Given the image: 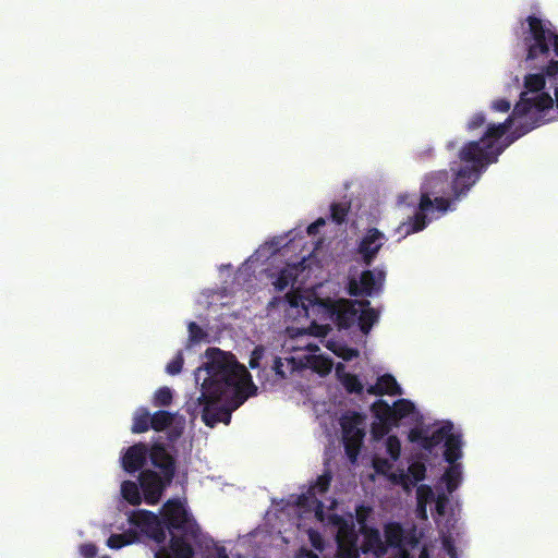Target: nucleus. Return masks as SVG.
<instances>
[{
    "mask_svg": "<svg viewBox=\"0 0 558 558\" xmlns=\"http://www.w3.org/2000/svg\"><path fill=\"white\" fill-rule=\"evenodd\" d=\"M97 551V546L93 543L83 544L80 547V553L84 558H95Z\"/></svg>",
    "mask_w": 558,
    "mask_h": 558,
    "instance_id": "obj_41",
    "label": "nucleus"
},
{
    "mask_svg": "<svg viewBox=\"0 0 558 558\" xmlns=\"http://www.w3.org/2000/svg\"><path fill=\"white\" fill-rule=\"evenodd\" d=\"M341 383L349 393L360 395L363 392V389H364L363 384L361 383L359 377L354 374H350V373L344 374L341 378Z\"/></svg>",
    "mask_w": 558,
    "mask_h": 558,
    "instance_id": "obj_32",
    "label": "nucleus"
},
{
    "mask_svg": "<svg viewBox=\"0 0 558 558\" xmlns=\"http://www.w3.org/2000/svg\"><path fill=\"white\" fill-rule=\"evenodd\" d=\"M149 459L151 464L158 469L161 474L166 475L167 482L172 483L177 472V462L174 457L168 452L165 445L154 444L150 447Z\"/></svg>",
    "mask_w": 558,
    "mask_h": 558,
    "instance_id": "obj_13",
    "label": "nucleus"
},
{
    "mask_svg": "<svg viewBox=\"0 0 558 558\" xmlns=\"http://www.w3.org/2000/svg\"><path fill=\"white\" fill-rule=\"evenodd\" d=\"M417 504H430L435 500L434 490L427 485H421L416 489Z\"/></svg>",
    "mask_w": 558,
    "mask_h": 558,
    "instance_id": "obj_35",
    "label": "nucleus"
},
{
    "mask_svg": "<svg viewBox=\"0 0 558 558\" xmlns=\"http://www.w3.org/2000/svg\"><path fill=\"white\" fill-rule=\"evenodd\" d=\"M350 210V205L344 203H332L330 205V218L337 225H342Z\"/></svg>",
    "mask_w": 558,
    "mask_h": 558,
    "instance_id": "obj_31",
    "label": "nucleus"
},
{
    "mask_svg": "<svg viewBox=\"0 0 558 558\" xmlns=\"http://www.w3.org/2000/svg\"><path fill=\"white\" fill-rule=\"evenodd\" d=\"M183 363H184L183 356H182L181 352H179V354H177V356L167 364V366H166L167 373L172 376L178 375L182 371Z\"/></svg>",
    "mask_w": 558,
    "mask_h": 558,
    "instance_id": "obj_38",
    "label": "nucleus"
},
{
    "mask_svg": "<svg viewBox=\"0 0 558 558\" xmlns=\"http://www.w3.org/2000/svg\"><path fill=\"white\" fill-rule=\"evenodd\" d=\"M387 452L393 460H397L399 458L400 441L397 436H389L387 438Z\"/></svg>",
    "mask_w": 558,
    "mask_h": 558,
    "instance_id": "obj_39",
    "label": "nucleus"
},
{
    "mask_svg": "<svg viewBox=\"0 0 558 558\" xmlns=\"http://www.w3.org/2000/svg\"><path fill=\"white\" fill-rule=\"evenodd\" d=\"M392 426H396V424L376 420L372 424V428H371L372 436L375 439H381L383 437L388 435V433L390 432Z\"/></svg>",
    "mask_w": 558,
    "mask_h": 558,
    "instance_id": "obj_34",
    "label": "nucleus"
},
{
    "mask_svg": "<svg viewBox=\"0 0 558 558\" xmlns=\"http://www.w3.org/2000/svg\"><path fill=\"white\" fill-rule=\"evenodd\" d=\"M291 349H306V350H310V349H319V347L317 344H315V343H306L303 347H292Z\"/></svg>",
    "mask_w": 558,
    "mask_h": 558,
    "instance_id": "obj_51",
    "label": "nucleus"
},
{
    "mask_svg": "<svg viewBox=\"0 0 558 558\" xmlns=\"http://www.w3.org/2000/svg\"><path fill=\"white\" fill-rule=\"evenodd\" d=\"M314 225L317 226V228H320L323 226H325L326 221L324 218H318L316 221L313 222Z\"/></svg>",
    "mask_w": 558,
    "mask_h": 558,
    "instance_id": "obj_54",
    "label": "nucleus"
},
{
    "mask_svg": "<svg viewBox=\"0 0 558 558\" xmlns=\"http://www.w3.org/2000/svg\"><path fill=\"white\" fill-rule=\"evenodd\" d=\"M395 424L415 411L414 403L408 399H398L393 404Z\"/></svg>",
    "mask_w": 558,
    "mask_h": 558,
    "instance_id": "obj_28",
    "label": "nucleus"
},
{
    "mask_svg": "<svg viewBox=\"0 0 558 558\" xmlns=\"http://www.w3.org/2000/svg\"><path fill=\"white\" fill-rule=\"evenodd\" d=\"M207 361L197 368L196 376L205 371L198 404L205 425L214 427L222 422L229 424L231 412L255 396L257 387L247 368L240 364L231 351H205Z\"/></svg>",
    "mask_w": 558,
    "mask_h": 558,
    "instance_id": "obj_2",
    "label": "nucleus"
},
{
    "mask_svg": "<svg viewBox=\"0 0 558 558\" xmlns=\"http://www.w3.org/2000/svg\"><path fill=\"white\" fill-rule=\"evenodd\" d=\"M158 515L148 510L134 511L130 517L131 523L140 527L144 533L153 525L158 526Z\"/></svg>",
    "mask_w": 558,
    "mask_h": 558,
    "instance_id": "obj_22",
    "label": "nucleus"
},
{
    "mask_svg": "<svg viewBox=\"0 0 558 558\" xmlns=\"http://www.w3.org/2000/svg\"><path fill=\"white\" fill-rule=\"evenodd\" d=\"M263 353H264V351H257V350L252 351V356L250 360L251 368L254 369L256 367H259V360L263 357Z\"/></svg>",
    "mask_w": 558,
    "mask_h": 558,
    "instance_id": "obj_46",
    "label": "nucleus"
},
{
    "mask_svg": "<svg viewBox=\"0 0 558 558\" xmlns=\"http://www.w3.org/2000/svg\"><path fill=\"white\" fill-rule=\"evenodd\" d=\"M386 235L377 228H369L357 244V253L365 266H371L381 250Z\"/></svg>",
    "mask_w": 558,
    "mask_h": 558,
    "instance_id": "obj_11",
    "label": "nucleus"
},
{
    "mask_svg": "<svg viewBox=\"0 0 558 558\" xmlns=\"http://www.w3.org/2000/svg\"><path fill=\"white\" fill-rule=\"evenodd\" d=\"M378 317V312L369 305L359 306L356 324L363 333H368Z\"/></svg>",
    "mask_w": 558,
    "mask_h": 558,
    "instance_id": "obj_21",
    "label": "nucleus"
},
{
    "mask_svg": "<svg viewBox=\"0 0 558 558\" xmlns=\"http://www.w3.org/2000/svg\"><path fill=\"white\" fill-rule=\"evenodd\" d=\"M371 512H372V508L371 507H367V506H364V505H360V506L356 507L355 518H356V522L360 525V529H363L364 526H368L367 525V519H368Z\"/></svg>",
    "mask_w": 558,
    "mask_h": 558,
    "instance_id": "obj_36",
    "label": "nucleus"
},
{
    "mask_svg": "<svg viewBox=\"0 0 558 558\" xmlns=\"http://www.w3.org/2000/svg\"><path fill=\"white\" fill-rule=\"evenodd\" d=\"M369 301H342L333 311L339 328L348 329L356 324L359 306H368Z\"/></svg>",
    "mask_w": 558,
    "mask_h": 558,
    "instance_id": "obj_17",
    "label": "nucleus"
},
{
    "mask_svg": "<svg viewBox=\"0 0 558 558\" xmlns=\"http://www.w3.org/2000/svg\"><path fill=\"white\" fill-rule=\"evenodd\" d=\"M339 357H342L344 361H351L355 357L360 356V351H331Z\"/></svg>",
    "mask_w": 558,
    "mask_h": 558,
    "instance_id": "obj_45",
    "label": "nucleus"
},
{
    "mask_svg": "<svg viewBox=\"0 0 558 558\" xmlns=\"http://www.w3.org/2000/svg\"><path fill=\"white\" fill-rule=\"evenodd\" d=\"M371 410L376 420L395 424L393 407L383 399L376 400Z\"/></svg>",
    "mask_w": 558,
    "mask_h": 558,
    "instance_id": "obj_23",
    "label": "nucleus"
},
{
    "mask_svg": "<svg viewBox=\"0 0 558 558\" xmlns=\"http://www.w3.org/2000/svg\"><path fill=\"white\" fill-rule=\"evenodd\" d=\"M444 547L450 558H453V539L450 535L444 537Z\"/></svg>",
    "mask_w": 558,
    "mask_h": 558,
    "instance_id": "obj_47",
    "label": "nucleus"
},
{
    "mask_svg": "<svg viewBox=\"0 0 558 558\" xmlns=\"http://www.w3.org/2000/svg\"><path fill=\"white\" fill-rule=\"evenodd\" d=\"M331 480H332V476H331L330 472H325L324 474L319 475L317 477L316 482L310 486L307 494H302L299 496L298 504L303 506V505H305V502L307 501V499L310 497H313L315 499V501L317 502L318 507L322 508L323 507L322 501L317 500L315 496L317 493L320 495L325 494L330 487Z\"/></svg>",
    "mask_w": 558,
    "mask_h": 558,
    "instance_id": "obj_19",
    "label": "nucleus"
},
{
    "mask_svg": "<svg viewBox=\"0 0 558 558\" xmlns=\"http://www.w3.org/2000/svg\"><path fill=\"white\" fill-rule=\"evenodd\" d=\"M217 556L218 558H229L225 547H220L217 549Z\"/></svg>",
    "mask_w": 558,
    "mask_h": 558,
    "instance_id": "obj_52",
    "label": "nucleus"
},
{
    "mask_svg": "<svg viewBox=\"0 0 558 558\" xmlns=\"http://www.w3.org/2000/svg\"><path fill=\"white\" fill-rule=\"evenodd\" d=\"M313 328L317 329V330L315 331V335H316V336H324V335L326 333V327H325V326H318V325H316V324H313V325H312V329H313ZM311 333H314V331H312Z\"/></svg>",
    "mask_w": 558,
    "mask_h": 558,
    "instance_id": "obj_49",
    "label": "nucleus"
},
{
    "mask_svg": "<svg viewBox=\"0 0 558 558\" xmlns=\"http://www.w3.org/2000/svg\"><path fill=\"white\" fill-rule=\"evenodd\" d=\"M326 349L328 350H331V349H349L347 345H343V347H336V344L333 342H329L326 347Z\"/></svg>",
    "mask_w": 558,
    "mask_h": 558,
    "instance_id": "obj_53",
    "label": "nucleus"
},
{
    "mask_svg": "<svg viewBox=\"0 0 558 558\" xmlns=\"http://www.w3.org/2000/svg\"><path fill=\"white\" fill-rule=\"evenodd\" d=\"M518 45L525 51V60L548 61L538 73H543L549 85L558 82V34L554 25L545 19L530 15L520 21L515 28Z\"/></svg>",
    "mask_w": 558,
    "mask_h": 558,
    "instance_id": "obj_3",
    "label": "nucleus"
},
{
    "mask_svg": "<svg viewBox=\"0 0 558 558\" xmlns=\"http://www.w3.org/2000/svg\"><path fill=\"white\" fill-rule=\"evenodd\" d=\"M492 109L497 112H508L510 109V101L506 99H497L492 102Z\"/></svg>",
    "mask_w": 558,
    "mask_h": 558,
    "instance_id": "obj_44",
    "label": "nucleus"
},
{
    "mask_svg": "<svg viewBox=\"0 0 558 558\" xmlns=\"http://www.w3.org/2000/svg\"><path fill=\"white\" fill-rule=\"evenodd\" d=\"M150 449L144 442L130 446L121 458V464L125 472L134 474L141 471L149 458Z\"/></svg>",
    "mask_w": 558,
    "mask_h": 558,
    "instance_id": "obj_14",
    "label": "nucleus"
},
{
    "mask_svg": "<svg viewBox=\"0 0 558 558\" xmlns=\"http://www.w3.org/2000/svg\"><path fill=\"white\" fill-rule=\"evenodd\" d=\"M310 558H318L317 555H312Z\"/></svg>",
    "mask_w": 558,
    "mask_h": 558,
    "instance_id": "obj_58",
    "label": "nucleus"
},
{
    "mask_svg": "<svg viewBox=\"0 0 558 558\" xmlns=\"http://www.w3.org/2000/svg\"><path fill=\"white\" fill-rule=\"evenodd\" d=\"M425 466L423 464H412L409 468V472L413 476L415 482H420L425 477Z\"/></svg>",
    "mask_w": 558,
    "mask_h": 558,
    "instance_id": "obj_42",
    "label": "nucleus"
},
{
    "mask_svg": "<svg viewBox=\"0 0 558 558\" xmlns=\"http://www.w3.org/2000/svg\"><path fill=\"white\" fill-rule=\"evenodd\" d=\"M151 416L150 426L155 432H162L171 426L174 421V414L165 410L156 411Z\"/></svg>",
    "mask_w": 558,
    "mask_h": 558,
    "instance_id": "obj_25",
    "label": "nucleus"
},
{
    "mask_svg": "<svg viewBox=\"0 0 558 558\" xmlns=\"http://www.w3.org/2000/svg\"><path fill=\"white\" fill-rule=\"evenodd\" d=\"M444 177L445 174L438 173L426 180L421 189L417 211L396 229V233L399 234L398 242L412 233L424 230L430 219L438 218L449 210L451 202L444 196L445 184H447Z\"/></svg>",
    "mask_w": 558,
    "mask_h": 558,
    "instance_id": "obj_4",
    "label": "nucleus"
},
{
    "mask_svg": "<svg viewBox=\"0 0 558 558\" xmlns=\"http://www.w3.org/2000/svg\"><path fill=\"white\" fill-rule=\"evenodd\" d=\"M286 301L290 307L295 308L299 315L308 317V307L312 303L311 300H304L302 295L295 292H289L286 294Z\"/></svg>",
    "mask_w": 558,
    "mask_h": 558,
    "instance_id": "obj_27",
    "label": "nucleus"
},
{
    "mask_svg": "<svg viewBox=\"0 0 558 558\" xmlns=\"http://www.w3.org/2000/svg\"><path fill=\"white\" fill-rule=\"evenodd\" d=\"M288 359L289 357H274L270 371L275 374L277 379H284L287 378L288 374L293 373L290 372L287 366Z\"/></svg>",
    "mask_w": 558,
    "mask_h": 558,
    "instance_id": "obj_33",
    "label": "nucleus"
},
{
    "mask_svg": "<svg viewBox=\"0 0 558 558\" xmlns=\"http://www.w3.org/2000/svg\"><path fill=\"white\" fill-rule=\"evenodd\" d=\"M151 416L147 409L142 408L140 409L134 417H133V424H132V433L134 434H142L147 432L150 426Z\"/></svg>",
    "mask_w": 558,
    "mask_h": 558,
    "instance_id": "obj_24",
    "label": "nucleus"
},
{
    "mask_svg": "<svg viewBox=\"0 0 558 558\" xmlns=\"http://www.w3.org/2000/svg\"><path fill=\"white\" fill-rule=\"evenodd\" d=\"M197 537L185 536L183 534H172L170 539V550L166 548L159 549L155 554V558H193L194 550L189 539H196Z\"/></svg>",
    "mask_w": 558,
    "mask_h": 558,
    "instance_id": "obj_16",
    "label": "nucleus"
},
{
    "mask_svg": "<svg viewBox=\"0 0 558 558\" xmlns=\"http://www.w3.org/2000/svg\"><path fill=\"white\" fill-rule=\"evenodd\" d=\"M433 502H435L436 513L440 517L444 515L446 512L447 504H448L447 496L445 494H440L437 496V498H435V500Z\"/></svg>",
    "mask_w": 558,
    "mask_h": 558,
    "instance_id": "obj_40",
    "label": "nucleus"
},
{
    "mask_svg": "<svg viewBox=\"0 0 558 558\" xmlns=\"http://www.w3.org/2000/svg\"><path fill=\"white\" fill-rule=\"evenodd\" d=\"M456 487L458 486V483L460 481V464L457 463V461L462 457L461 450H460V439L459 435L456 433Z\"/></svg>",
    "mask_w": 558,
    "mask_h": 558,
    "instance_id": "obj_43",
    "label": "nucleus"
},
{
    "mask_svg": "<svg viewBox=\"0 0 558 558\" xmlns=\"http://www.w3.org/2000/svg\"><path fill=\"white\" fill-rule=\"evenodd\" d=\"M287 366L290 372L310 368L320 376H326L331 372L333 362L328 356L312 354L300 360L295 357L288 359Z\"/></svg>",
    "mask_w": 558,
    "mask_h": 558,
    "instance_id": "obj_12",
    "label": "nucleus"
},
{
    "mask_svg": "<svg viewBox=\"0 0 558 558\" xmlns=\"http://www.w3.org/2000/svg\"><path fill=\"white\" fill-rule=\"evenodd\" d=\"M298 277V267L295 265H288L282 268L277 275H270L272 286L278 292H282L290 284H293Z\"/></svg>",
    "mask_w": 558,
    "mask_h": 558,
    "instance_id": "obj_20",
    "label": "nucleus"
},
{
    "mask_svg": "<svg viewBox=\"0 0 558 558\" xmlns=\"http://www.w3.org/2000/svg\"><path fill=\"white\" fill-rule=\"evenodd\" d=\"M168 530L171 535L174 532L185 536L198 537L201 530L195 519L185 509L179 499H169L163 505L161 519H158V526L153 525L146 531V534L156 543H165Z\"/></svg>",
    "mask_w": 558,
    "mask_h": 558,
    "instance_id": "obj_6",
    "label": "nucleus"
},
{
    "mask_svg": "<svg viewBox=\"0 0 558 558\" xmlns=\"http://www.w3.org/2000/svg\"><path fill=\"white\" fill-rule=\"evenodd\" d=\"M140 487L143 492L144 499L148 505H157L165 489L171 485L166 480V475L158 474L156 471L146 469L142 470L138 475Z\"/></svg>",
    "mask_w": 558,
    "mask_h": 558,
    "instance_id": "obj_10",
    "label": "nucleus"
},
{
    "mask_svg": "<svg viewBox=\"0 0 558 558\" xmlns=\"http://www.w3.org/2000/svg\"><path fill=\"white\" fill-rule=\"evenodd\" d=\"M409 438L412 442H417L420 446L433 452L436 448L442 449L445 461L448 463L444 474L446 487L449 494L453 493V424L447 422L445 425L432 428L429 426H422L413 428L410 432Z\"/></svg>",
    "mask_w": 558,
    "mask_h": 558,
    "instance_id": "obj_5",
    "label": "nucleus"
},
{
    "mask_svg": "<svg viewBox=\"0 0 558 558\" xmlns=\"http://www.w3.org/2000/svg\"><path fill=\"white\" fill-rule=\"evenodd\" d=\"M386 271L380 268L363 270L359 279H350L349 294L352 296H373L383 290Z\"/></svg>",
    "mask_w": 558,
    "mask_h": 558,
    "instance_id": "obj_9",
    "label": "nucleus"
},
{
    "mask_svg": "<svg viewBox=\"0 0 558 558\" xmlns=\"http://www.w3.org/2000/svg\"><path fill=\"white\" fill-rule=\"evenodd\" d=\"M265 372H266V367L262 368V369L258 372L257 377H258L259 379H262V374H264Z\"/></svg>",
    "mask_w": 558,
    "mask_h": 558,
    "instance_id": "obj_56",
    "label": "nucleus"
},
{
    "mask_svg": "<svg viewBox=\"0 0 558 558\" xmlns=\"http://www.w3.org/2000/svg\"><path fill=\"white\" fill-rule=\"evenodd\" d=\"M418 558H429L428 550L426 548H423L420 553Z\"/></svg>",
    "mask_w": 558,
    "mask_h": 558,
    "instance_id": "obj_55",
    "label": "nucleus"
},
{
    "mask_svg": "<svg viewBox=\"0 0 558 558\" xmlns=\"http://www.w3.org/2000/svg\"><path fill=\"white\" fill-rule=\"evenodd\" d=\"M306 231H307V234H308V235H316V234L319 232V228H317V226H316V225L311 223V225L307 227Z\"/></svg>",
    "mask_w": 558,
    "mask_h": 558,
    "instance_id": "obj_50",
    "label": "nucleus"
},
{
    "mask_svg": "<svg viewBox=\"0 0 558 558\" xmlns=\"http://www.w3.org/2000/svg\"><path fill=\"white\" fill-rule=\"evenodd\" d=\"M362 421V416L356 412L343 415L340 421L344 450L351 461L356 460L365 436L364 430L360 428Z\"/></svg>",
    "mask_w": 558,
    "mask_h": 558,
    "instance_id": "obj_8",
    "label": "nucleus"
},
{
    "mask_svg": "<svg viewBox=\"0 0 558 558\" xmlns=\"http://www.w3.org/2000/svg\"><path fill=\"white\" fill-rule=\"evenodd\" d=\"M172 390L169 387L163 386L155 391L153 397V404L157 408L168 407L172 403Z\"/></svg>",
    "mask_w": 558,
    "mask_h": 558,
    "instance_id": "obj_29",
    "label": "nucleus"
},
{
    "mask_svg": "<svg viewBox=\"0 0 558 558\" xmlns=\"http://www.w3.org/2000/svg\"><path fill=\"white\" fill-rule=\"evenodd\" d=\"M122 497L132 506H138L142 502V496L138 485L133 481H124L121 485Z\"/></svg>",
    "mask_w": 558,
    "mask_h": 558,
    "instance_id": "obj_26",
    "label": "nucleus"
},
{
    "mask_svg": "<svg viewBox=\"0 0 558 558\" xmlns=\"http://www.w3.org/2000/svg\"><path fill=\"white\" fill-rule=\"evenodd\" d=\"M329 523L337 527V556L338 558H360L357 545L359 534L352 515L344 518L340 514H331Z\"/></svg>",
    "mask_w": 558,
    "mask_h": 558,
    "instance_id": "obj_7",
    "label": "nucleus"
},
{
    "mask_svg": "<svg viewBox=\"0 0 558 558\" xmlns=\"http://www.w3.org/2000/svg\"><path fill=\"white\" fill-rule=\"evenodd\" d=\"M359 533L363 536V542L359 547L360 553L372 554L376 558L387 555V545H385L378 529L364 526L359 529Z\"/></svg>",
    "mask_w": 558,
    "mask_h": 558,
    "instance_id": "obj_15",
    "label": "nucleus"
},
{
    "mask_svg": "<svg viewBox=\"0 0 558 558\" xmlns=\"http://www.w3.org/2000/svg\"><path fill=\"white\" fill-rule=\"evenodd\" d=\"M129 544L130 541L128 539L125 534H112L109 536L107 541V545L112 549H120Z\"/></svg>",
    "mask_w": 558,
    "mask_h": 558,
    "instance_id": "obj_37",
    "label": "nucleus"
},
{
    "mask_svg": "<svg viewBox=\"0 0 558 558\" xmlns=\"http://www.w3.org/2000/svg\"><path fill=\"white\" fill-rule=\"evenodd\" d=\"M426 506H427V504H417V508H416L417 515L420 518H422V519H426L427 518Z\"/></svg>",
    "mask_w": 558,
    "mask_h": 558,
    "instance_id": "obj_48",
    "label": "nucleus"
},
{
    "mask_svg": "<svg viewBox=\"0 0 558 558\" xmlns=\"http://www.w3.org/2000/svg\"><path fill=\"white\" fill-rule=\"evenodd\" d=\"M366 392L373 396H401L402 389L392 375L385 374L379 376L376 384L371 385Z\"/></svg>",
    "mask_w": 558,
    "mask_h": 558,
    "instance_id": "obj_18",
    "label": "nucleus"
},
{
    "mask_svg": "<svg viewBox=\"0 0 558 558\" xmlns=\"http://www.w3.org/2000/svg\"><path fill=\"white\" fill-rule=\"evenodd\" d=\"M254 349L259 350V349H264V347L263 345H257Z\"/></svg>",
    "mask_w": 558,
    "mask_h": 558,
    "instance_id": "obj_57",
    "label": "nucleus"
},
{
    "mask_svg": "<svg viewBox=\"0 0 558 558\" xmlns=\"http://www.w3.org/2000/svg\"><path fill=\"white\" fill-rule=\"evenodd\" d=\"M547 83L543 73L526 74L520 100L504 122H486V117L482 113H475L470 118L469 130H476L486 124V131L481 140L469 142L459 153V167L456 169V199L464 195L478 181L487 166L496 162L498 156L515 138L557 118L558 87H555L554 99L546 90Z\"/></svg>",
    "mask_w": 558,
    "mask_h": 558,
    "instance_id": "obj_1",
    "label": "nucleus"
},
{
    "mask_svg": "<svg viewBox=\"0 0 558 558\" xmlns=\"http://www.w3.org/2000/svg\"><path fill=\"white\" fill-rule=\"evenodd\" d=\"M189 345H198L208 337V333L195 322H190L189 326Z\"/></svg>",
    "mask_w": 558,
    "mask_h": 558,
    "instance_id": "obj_30",
    "label": "nucleus"
}]
</instances>
